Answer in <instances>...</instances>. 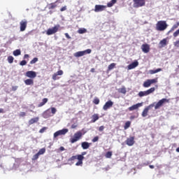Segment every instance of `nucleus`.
<instances>
[{
  "mask_svg": "<svg viewBox=\"0 0 179 179\" xmlns=\"http://www.w3.org/2000/svg\"><path fill=\"white\" fill-rule=\"evenodd\" d=\"M167 27H169V25L164 20L158 21L156 24V30L157 31H164Z\"/></svg>",
  "mask_w": 179,
  "mask_h": 179,
  "instance_id": "obj_1",
  "label": "nucleus"
},
{
  "mask_svg": "<svg viewBox=\"0 0 179 179\" xmlns=\"http://www.w3.org/2000/svg\"><path fill=\"white\" fill-rule=\"evenodd\" d=\"M78 160L76 162V166H83V157L82 155H74L69 159V162H73L74 160Z\"/></svg>",
  "mask_w": 179,
  "mask_h": 179,
  "instance_id": "obj_2",
  "label": "nucleus"
},
{
  "mask_svg": "<svg viewBox=\"0 0 179 179\" xmlns=\"http://www.w3.org/2000/svg\"><path fill=\"white\" fill-rule=\"evenodd\" d=\"M156 90V88L155 87H151L149 90L146 91H141L138 92V96L139 97H143L145 96H149V94H152Z\"/></svg>",
  "mask_w": 179,
  "mask_h": 179,
  "instance_id": "obj_3",
  "label": "nucleus"
},
{
  "mask_svg": "<svg viewBox=\"0 0 179 179\" xmlns=\"http://www.w3.org/2000/svg\"><path fill=\"white\" fill-rule=\"evenodd\" d=\"M83 133H82V131H78L76 133L74 134V136L73 138H71L70 139V142L71 143H75V142H78V141H79L82 136H83Z\"/></svg>",
  "mask_w": 179,
  "mask_h": 179,
  "instance_id": "obj_4",
  "label": "nucleus"
},
{
  "mask_svg": "<svg viewBox=\"0 0 179 179\" xmlns=\"http://www.w3.org/2000/svg\"><path fill=\"white\" fill-rule=\"evenodd\" d=\"M134 8H142L146 5V0H133Z\"/></svg>",
  "mask_w": 179,
  "mask_h": 179,
  "instance_id": "obj_5",
  "label": "nucleus"
},
{
  "mask_svg": "<svg viewBox=\"0 0 179 179\" xmlns=\"http://www.w3.org/2000/svg\"><path fill=\"white\" fill-rule=\"evenodd\" d=\"M165 103H170V99H167L166 98H163L162 99H160L155 106V109L159 110L160 107H163V105L165 104Z\"/></svg>",
  "mask_w": 179,
  "mask_h": 179,
  "instance_id": "obj_6",
  "label": "nucleus"
},
{
  "mask_svg": "<svg viewBox=\"0 0 179 179\" xmlns=\"http://www.w3.org/2000/svg\"><path fill=\"white\" fill-rule=\"evenodd\" d=\"M59 27H60L59 24H57L52 28L48 29L46 31V34L48 36L55 34V33H57V31H58V30L59 29Z\"/></svg>",
  "mask_w": 179,
  "mask_h": 179,
  "instance_id": "obj_7",
  "label": "nucleus"
},
{
  "mask_svg": "<svg viewBox=\"0 0 179 179\" xmlns=\"http://www.w3.org/2000/svg\"><path fill=\"white\" fill-rule=\"evenodd\" d=\"M153 83H157V78L154 79H148L143 84V87H150Z\"/></svg>",
  "mask_w": 179,
  "mask_h": 179,
  "instance_id": "obj_8",
  "label": "nucleus"
},
{
  "mask_svg": "<svg viewBox=\"0 0 179 179\" xmlns=\"http://www.w3.org/2000/svg\"><path fill=\"white\" fill-rule=\"evenodd\" d=\"M92 52V49H87L84 51H79L74 53V57L79 58V57H83V55H86V54H90Z\"/></svg>",
  "mask_w": 179,
  "mask_h": 179,
  "instance_id": "obj_9",
  "label": "nucleus"
},
{
  "mask_svg": "<svg viewBox=\"0 0 179 179\" xmlns=\"http://www.w3.org/2000/svg\"><path fill=\"white\" fill-rule=\"evenodd\" d=\"M68 129H63L62 130H59L54 133L53 138H58V136H61V135H66L69 132Z\"/></svg>",
  "mask_w": 179,
  "mask_h": 179,
  "instance_id": "obj_10",
  "label": "nucleus"
},
{
  "mask_svg": "<svg viewBox=\"0 0 179 179\" xmlns=\"http://www.w3.org/2000/svg\"><path fill=\"white\" fill-rule=\"evenodd\" d=\"M153 107H155V103H151L148 106L145 108V109L143 110L141 114L142 117H148V113H149V110H151V108H153Z\"/></svg>",
  "mask_w": 179,
  "mask_h": 179,
  "instance_id": "obj_11",
  "label": "nucleus"
},
{
  "mask_svg": "<svg viewBox=\"0 0 179 179\" xmlns=\"http://www.w3.org/2000/svg\"><path fill=\"white\" fill-rule=\"evenodd\" d=\"M25 76H27V78H29L30 79H34V78H36L37 76V73L33 71H28L25 73Z\"/></svg>",
  "mask_w": 179,
  "mask_h": 179,
  "instance_id": "obj_12",
  "label": "nucleus"
},
{
  "mask_svg": "<svg viewBox=\"0 0 179 179\" xmlns=\"http://www.w3.org/2000/svg\"><path fill=\"white\" fill-rule=\"evenodd\" d=\"M27 27V20H23L20 22V31H24Z\"/></svg>",
  "mask_w": 179,
  "mask_h": 179,
  "instance_id": "obj_13",
  "label": "nucleus"
},
{
  "mask_svg": "<svg viewBox=\"0 0 179 179\" xmlns=\"http://www.w3.org/2000/svg\"><path fill=\"white\" fill-rule=\"evenodd\" d=\"M113 105L114 102H113L111 100H109L103 105V110H104V111H107V110H108V108H111Z\"/></svg>",
  "mask_w": 179,
  "mask_h": 179,
  "instance_id": "obj_14",
  "label": "nucleus"
},
{
  "mask_svg": "<svg viewBox=\"0 0 179 179\" xmlns=\"http://www.w3.org/2000/svg\"><path fill=\"white\" fill-rule=\"evenodd\" d=\"M125 143L127 146H134V145H135V137L131 136L130 138H127Z\"/></svg>",
  "mask_w": 179,
  "mask_h": 179,
  "instance_id": "obj_15",
  "label": "nucleus"
},
{
  "mask_svg": "<svg viewBox=\"0 0 179 179\" xmlns=\"http://www.w3.org/2000/svg\"><path fill=\"white\" fill-rule=\"evenodd\" d=\"M62 75H64V71L62 70H59L52 75V78L53 80H58V79H59V77L58 76H62Z\"/></svg>",
  "mask_w": 179,
  "mask_h": 179,
  "instance_id": "obj_16",
  "label": "nucleus"
},
{
  "mask_svg": "<svg viewBox=\"0 0 179 179\" xmlns=\"http://www.w3.org/2000/svg\"><path fill=\"white\" fill-rule=\"evenodd\" d=\"M142 106H143V103H138L129 107L128 110L129 111H134V110H138V108H139V107H142Z\"/></svg>",
  "mask_w": 179,
  "mask_h": 179,
  "instance_id": "obj_17",
  "label": "nucleus"
},
{
  "mask_svg": "<svg viewBox=\"0 0 179 179\" xmlns=\"http://www.w3.org/2000/svg\"><path fill=\"white\" fill-rule=\"evenodd\" d=\"M141 50L143 52H145V54H148V52L150 51V46L148 43L143 44L141 45Z\"/></svg>",
  "mask_w": 179,
  "mask_h": 179,
  "instance_id": "obj_18",
  "label": "nucleus"
},
{
  "mask_svg": "<svg viewBox=\"0 0 179 179\" xmlns=\"http://www.w3.org/2000/svg\"><path fill=\"white\" fill-rule=\"evenodd\" d=\"M106 8H107L106 6L96 5L94 8V12H103V10H106Z\"/></svg>",
  "mask_w": 179,
  "mask_h": 179,
  "instance_id": "obj_19",
  "label": "nucleus"
},
{
  "mask_svg": "<svg viewBox=\"0 0 179 179\" xmlns=\"http://www.w3.org/2000/svg\"><path fill=\"white\" fill-rule=\"evenodd\" d=\"M139 65V62H138L136 60L130 64L129 65L127 66V68L129 70L131 69H134V68H136Z\"/></svg>",
  "mask_w": 179,
  "mask_h": 179,
  "instance_id": "obj_20",
  "label": "nucleus"
},
{
  "mask_svg": "<svg viewBox=\"0 0 179 179\" xmlns=\"http://www.w3.org/2000/svg\"><path fill=\"white\" fill-rule=\"evenodd\" d=\"M24 82L27 86H33V85H34V80L32 78H28Z\"/></svg>",
  "mask_w": 179,
  "mask_h": 179,
  "instance_id": "obj_21",
  "label": "nucleus"
},
{
  "mask_svg": "<svg viewBox=\"0 0 179 179\" xmlns=\"http://www.w3.org/2000/svg\"><path fill=\"white\" fill-rule=\"evenodd\" d=\"M81 148L84 150L89 149V148H90V143L86 141L83 142L81 143Z\"/></svg>",
  "mask_w": 179,
  "mask_h": 179,
  "instance_id": "obj_22",
  "label": "nucleus"
},
{
  "mask_svg": "<svg viewBox=\"0 0 179 179\" xmlns=\"http://www.w3.org/2000/svg\"><path fill=\"white\" fill-rule=\"evenodd\" d=\"M38 117H34L29 120V125H33V124H36V122H38Z\"/></svg>",
  "mask_w": 179,
  "mask_h": 179,
  "instance_id": "obj_23",
  "label": "nucleus"
},
{
  "mask_svg": "<svg viewBox=\"0 0 179 179\" xmlns=\"http://www.w3.org/2000/svg\"><path fill=\"white\" fill-rule=\"evenodd\" d=\"M118 92L122 93V94H127V88L124 86L118 89Z\"/></svg>",
  "mask_w": 179,
  "mask_h": 179,
  "instance_id": "obj_24",
  "label": "nucleus"
},
{
  "mask_svg": "<svg viewBox=\"0 0 179 179\" xmlns=\"http://www.w3.org/2000/svg\"><path fill=\"white\" fill-rule=\"evenodd\" d=\"M43 118H50L51 117V113H50V110H46L43 113Z\"/></svg>",
  "mask_w": 179,
  "mask_h": 179,
  "instance_id": "obj_25",
  "label": "nucleus"
},
{
  "mask_svg": "<svg viewBox=\"0 0 179 179\" xmlns=\"http://www.w3.org/2000/svg\"><path fill=\"white\" fill-rule=\"evenodd\" d=\"M57 2H58V1H56L55 3H51L48 5V9H55V8H57Z\"/></svg>",
  "mask_w": 179,
  "mask_h": 179,
  "instance_id": "obj_26",
  "label": "nucleus"
},
{
  "mask_svg": "<svg viewBox=\"0 0 179 179\" xmlns=\"http://www.w3.org/2000/svg\"><path fill=\"white\" fill-rule=\"evenodd\" d=\"M158 72H162V69H157L156 70H150L149 73L150 75H155V73H157Z\"/></svg>",
  "mask_w": 179,
  "mask_h": 179,
  "instance_id": "obj_27",
  "label": "nucleus"
},
{
  "mask_svg": "<svg viewBox=\"0 0 179 179\" xmlns=\"http://www.w3.org/2000/svg\"><path fill=\"white\" fill-rule=\"evenodd\" d=\"M178 26L179 22H177L176 24H173V27L171 28L170 31H169V33H171L172 31H174L176 29H178Z\"/></svg>",
  "mask_w": 179,
  "mask_h": 179,
  "instance_id": "obj_28",
  "label": "nucleus"
},
{
  "mask_svg": "<svg viewBox=\"0 0 179 179\" xmlns=\"http://www.w3.org/2000/svg\"><path fill=\"white\" fill-rule=\"evenodd\" d=\"M48 99L44 98V99L42 100V102H41V103L38 105V107H43V106H44L46 103H48Z\"/></svg>",
  "mask_w": 179,
  "mask_h": 179,
  "instance_id": "obj_29",
  "label": "nucleus"
},
{
  "mask_svg": "<svg viewBox=\"0 0 179 179\" xmlns=\"http://www.w3.org/2000/svg\"><path fill=\"white\" fill-rule=\"evenodd\" d=\"M159 45H161V47H164V46L167 45V39L164 38L163 40H162L159 42Z\"/></svg>",
  "mask_w": 179,
  "mask_h": 179,
  "instance_id": "obj_30",
  "label": "nucleus"
},
{
  "mask_svg": "<svg viewBox=\"0 0 179 179\" xmlns=\"http://www.w3.org/2000/svg\"><path fill=\"white\" fill-rule=\"evenodd\" d=\"M91 122H96L99 120V115L98 114H94L92 117Z\"/></svg>",
  "mask_w": 179,
  "mask_h": 179,
  "instance_id": "obj_31",
  "label": "nucleus"
},
{
  "mask_svg": "<svg viewBox=\"0 0 179 179\" xmlns=\"http://www.w3.org/2000/svg\"><path fill=\"white\" fill-rule=\"evenodd\" d=\"M87 32V29L85 28H80L78 30V33L79 34H85V33Z\"/></svg>",
  "mask_w": 179,
  "mask_h": 179,
  "instance_id": "obj_32",
  "label": "nucleus"
},
{
  "mask_svg": "<svg viewBox=\"0 0 179 179\" xmlns=\"http://www.w3.org/2000/svg\"><path fill=\"white\" fill-rule=\"evenodd\" d=\"M13 54L15 57H17L22 54V52L20 51V49H17L13 51Z\"/></svg>",
  "mask_w": 179,
  "mask_h": 179,
  "instance_id": "obj_33",
  "label": "nucleus"
},
{
  "mask_svg": "<svg viewBox=\"0 0 179 179\" xmlns=\"http://www.w3.org/2000/svg\"><path fill=\"white\" fill-rule=\"evenodd\" d=\"M15 58L13 56H8L7 58V61L8 64H13Z\"/></svg>",
  "mask_w": 179,
  "mask_h": 179,
  "instance_id": "obj_34",
  "label": "nucleus"
},
{
  "mask_svg": "<svg viewBox=\"0 0 179 179\" xmlns=\"http://www.w3.org/2000/svg\"><path fill=\"white\" fill-rule=\"evenodd\" d=\"M111 156H113V152L108 151L106 153L105 157L106 159H111Z\"/></svg>",
  "mask_w": 179,
  "mask_h": 179,
  "instance_id": "obj_35",
  "label": "nucleus"
},
{
  "mask_svg": "<svg viewBox=\"0 0 179 179\" xmlns=\"http://www.w3.org/2000/svg\"><path fill=\"white\" fill-rule=\"evenodd\" d=\"M129 127H131V122H129V121L126 122L124 124V129H128V128H129Z\"/></svg>",
  "mask_w": 179,
  "mask_h": 179,
  "instance_id": "obj_36",
  "label": "nucleus"
},
{
  "mask_svg": "<svg viewBox=\"0 0 179 179\" xmlns=\"http://www.w3.org/2000/svg\"><path fill=\"white\" fill-rule=\"evenodd\" d=\"M115 65H116L115 63L110 64L108 67V71H111V69H114V68H115Z\"/></svg>",
  "mask_w": 179,
  "mask_h": 179,
  "instance_id": "obj_37",
  "label": "nucleus"
},
{
  "mask_svg": "<svg viewBox=\"0 0 179 179\" xmlns=\"http://www.w3.org/2000/svg\"><path fill=\"white\" fill-rule=\"evenodd\" d=\"M92 103H94V104H99L100 103V99L97 97H95L92 101Z\"/></svg>",
  "mask_w": 179,
  "mask_h": 179,
  "instance_id": "obj_38",
  "label": "nucleus"
},
{
  "mask_svg": "<svg viewBox=\"0 0 179 179\" xmlns=\"http://www.w3.org/2000/svg\"><path fill=\"white\" fill-rule=\"evenodd\" d=\"M38 61V58L35 57L34 58L31 62L30 64L31 65H33L34 64H36V62H37Z\"/></svg>",
  "mask_w": 179,
  "mask_h": 179,
  "instance_id": "obj_39",
  "label": "nucleus"
},
{
  "mask_svg": "<svg viewBox=\"0 0 179 179\" xmlns=\"http://www.w3.org/2000/svg\"><path fill=\"white\" fill-rule=\"evenodd\" d=\"M39 156L40 155H44V153H45V148H41V150H39L38 152Z\"/></svg>",
  "mask_w": 179,
  "mask_h": 179,
  "instance_id": "obj_40",
  "label": "nucleus"
},
{
  "mask_svg": "<svg viewBox=\"0 0 179 179\" xmlns=\"http://www.w3.org/2000/svg\"><path fill=\"white\" fill-rule=\"evenodd\" d=\"M27 64V62L26 60H22L20 62V65H21V66H24V65Z\"/></svg>",
  "mask_w": 179,
  "mask_h": 179,
  "instance_id": "obj_41",
  "label": "nucleus"
},
{
  "mask_svg": "<svg viewBox=\"0 0 179 179\" xmlns=\"http://www.w3.org/2000/svg\"><path fill=\"white\" fill-rule=\"evenodd\" d=\"M39 156H40V155H39L38 152H37L36 155H34L33 156L32 160H37V159H38Z\"/></svg>",
  "mask_w": 179,
  "mask_h": 179,
  "instance_id": "obj_42",
  "label": "nucleus"
},
{
  "mask_svg": "<svg viewBox=\"0 0 179 179\" xmlns=\"http://www.w3.org/2000/svg\"><path fill=\"white\" fill-rule=\"evenodd\" d=\"M178 35H179V29H178V30H176V31L173 33V37H178Z\"/></svg>",
  "mask_w": 179,
  "mask_h": 179,
  "instance_id": "obj_43",
  "label": "nucleus"
},
{
  "mask_svg": "<svg viewBox=\"0 0 179 179\" xmlns=\"http://www.w3.org/2000/svg\"><path fill=\"white\" fill-rule=\"evenodd\" d=\"M51 113L54 115V114H55V113H57V108H51Z\"/></svg>",
  "mask_w": 179,
  "mask_h": 179,
  "instance_id": "obj_44",
  "label": "nucleus"
},
{
  "mask_svg": "<svg viewBox=\"0 0 179 179\" xmlns=\"http://www.w3.org/2000/svg\"><path fill=\"white\" fill-rule=\"evenodd\" d=\"M99 141V136H95L92 140V141L93 143H95V142H97Z\"/></svg>",
  "mask_w": 179,
  "mask_h": 179,
  "instance_id": "obj_45",
  "label": "nucleus"
},
{
  "mask_svg": "<svg viewBox=\"0 0 179 179\" xmlns=\"http://www.w3.org/2000/svg\"><path fill=\"white\" fill-rule=\"evenodd\" d=\"M87 152H83L82 153H81V155H78V156H82V157H83V160L85 159V157H83V156H85V155H87Z\"/></svg>",
  "mask_w": 179,
  "mask_h": 179,
  "instance_id": "obj_46",
  "label": "nucleus"
},
{
  "mask_svg": "<svg viewBox=\"0 0 179 179\" xmlns=\"http://www.w3.org/2000/svg\"><path fill=\"white\" fill-rule=\"evenodd\" d=\"M113 6H114V4H113L111 1H110V2H108V3H107L108 8H111V7Z\"/></svg>",
  "mask_w": 179,
  "mask_h": 179,
  "instance_id": "obj_47",
  "label": "nucleus"
},
{
  "mask_svg": "<svg viewBox=\"0 0 179 179\" xmlns=\"http://www.w3.org/2000/svg\"><path fill=\"white\" fill-rule=\"evenodd\" d=\"M19 116H20V117H26V113H24V112H20Z\"/></svg>",
  "mask_w": 179,
  "mask_h": 179,
  "instance_id": "obj_48",
  "label": "nucleus"
},
{
  "mask_svg": "<svg viewBox=\"0 0 179 179\" xmlns=\"http://www.w3.org/2000/svg\"><path fill=\"white\" fill-rule=\"evenodd\" d=\"M64 36L68 38V40H71V36H69V34L68 33H65Z\"/></svg>",
  "mask_w": 179,
  "mask_h": 179,
  "instance_id": "obj_49",
  "label": "nucleus"
},
{
  "mask_svg": "<svg viewBox=\"0 0 179 179\" xmlns=\"http://www.w3.org/2000/svg\"><path fill=\"white\" fill-rule=\"evenodd\" d=\"M17 86H13L12 87V90L13 92H16V90H17Z\"/></svg>",
  "mask_w": 179,
  "mask_h": 179,
  "instance_id": "obj_50",
  "label": "nucleus"
},
{
  "mask_svg": "<svg viewBox=\"0 0 179 179\" xmlns=\"http://www.w3.org/2000/svg\"><path fill=\"white\" fill-rule=\"evenodd\" d=\"M45 129H46L45 127H43V128L41 129L40 131H39L40 134L44 133V131H45Z\"/></svg>",
  "mask_w": 179,
  "mask_h": 179,
  "instance_id": "obj_51",
  "label": "nucleus"
},
{
  "mask_svg": "<svg viewBox=\"0 0 179 179\" xmlns=\"http://www.w3.org/2000/svg\"><path fill=\"white\" fill-rule=\"evenodd\" d=\"M64 10H66V6H64V7H62V8L60 9V11H61V12H64Z\"/></svg>",
  "mask_w": 179,
  "mask_h": 179,
  "instance_id": "obj_52",
  "label": "nucleus"
},
{
  "mask_svg": "<svg viewBox=\"0 0 179 179\" xmlns=\"http://www.w3.org/2000/svg\"><path fill=\"white\" fill-rule=\"evenodd\" d=\"M99 131H100V132L104 131V126H101V127H99Z\"/></svg>",
  "mask_w": 179,
  "mask_h": 179,
  "instance_id": "obj_53",
  "label": "nucleus"
},
{
  "mask_svg": "<svg viewBox=\"0 0 179 179\" xmlns=\"http://www.w3.org/2000/svg\"><path fill=\"white\" fill-rule=\"evenodd\" d=\"M5 113V110H3V108H0V114L2 113L3 114Z\"/></svg>",
  "mask_w": 179,
  "mask_h": 179,
  "instance_id": "obj_54",
  "label": "nucleus"
},
{
  "mask_svg": "<svg viewBox=\"0 0 179 179\" xmlns=\"http://www.w3.org/2000/svg\"><path fill=\"white\" fill-rule=\"evenodd\" d=\"M110 2L114 5L115 3H117V0H111Z\"/></svg>",
  "mask_w": 179,
  "mask_h": 179,
  "instance_id": "obj_55",
  "label": "nucleus"
},
{
  "mask_svg": "<svg viewBox=\"0 0 179 179\" xmlns=\"http://www.w3.org/2000/svg\"><path fill=\"white\" fill-rule=\"evenodd\" d=\"M76 127H78L76 124H72L71 125L72 129H75V128H76Z\"/></svg>",
  "mask_w": 179,
  "mask_h": 179,
  "instance_id": "obj_56",
  "label": "nucleus"
},
{
  "mask_svg": "<svg viewBox=\"0 0 179 179\" xmlns=\"http://www.w3.org/2000/svg\"><path fill=\"white\" fill-rule=\"evenodd\" d=\"M59 150H61V152H63V150H65V148L64 147H60Z\"/></svg>",
  "mask_w": 179,
  "mask_h": 179,
  "instance_id": "obj_57",
  "label": "nucleus"
},
{
  "mask_svg": "<svg viewBox=\"0 0 179 179\" xmlns=\"http://www.w3.org/2000/svg\"><path fill=\"white\" fill-rule=\"evenodd\" d=\"M29 55H24V59H26V58H29Z\"/></svg>",
  "mask_w": 179,
  "mask_h": 179,
  "instance_id": "obj_58",
  "label": "nucleus"
},
{
  "mask_svg": "<svg viewBox=\"0 0 179 179\" xmlns=\"http://www.w3.org/2000/svg\"><path fill=\"white\" fill-rule=\"evenodd\" d=\"M149 167H150V169H155V166L154 165H150Z\"/></svg>",
  "mask_w": 179,
  "mask_h": 179,
  "instance_id": "obj_59",
  "label": "nucleus"
},
{
  "mask_svg": "<svg viewBox=\"0 0 179 179\" xmlns=\"http://www.w3.org/2000/svg\"><path fill=\"white\" fill-rule=\"evenodd\" d=\"M134 118H135V116H131V117H130V119H131V120H134Z\"/></svg>",
  "mask_w": 179,
  "mask_h": 179,
  "instance_id": "obj_60",
  "label": "nucleus"
},
{
  "mask_svg": "<svg viewBox=\"0 0 179 179\" xmlns=\"http://www.w3.org/2000/svg\"><path fill=\"white\" fill-rule=\"evenodd\" d=\"M176 152H177L178 153H179V147H178V148H176Z\"/></svg>",
  "mask_w": 179,
  "mask_h": 179,
  "instance_id": "obj_61",
  "label": "nucleus"
},
{
  "mask_svg": "<svg viewBox=\"0 0 179 179\" xmlns=\"http://www.w3.org/2000/svg\"><path fill=\"white\" fill-rule=\"evenodd\" d=\"M30 111H31V112H33V110H31Z\"/></svg>",
  "mask_w": 179,
  "mask_h": 179,
  "instance_id": "obj_62",
  "label": "nucleus"
},
{
  "mask_svg": "<svg viewBox=\"0 0 179 179\" xmlns=\"http://www.w3.org/2000/svg\"><path fill=\"white\" fill-rule=\"evenodd\" d=\"M0 52H1V50H0Z\"/></svg>",
  "mask_w": 179,
  "mask_h": 179,
  "instance_id": "obj_63",
  "label": "nucleus"
}]
</instances>
